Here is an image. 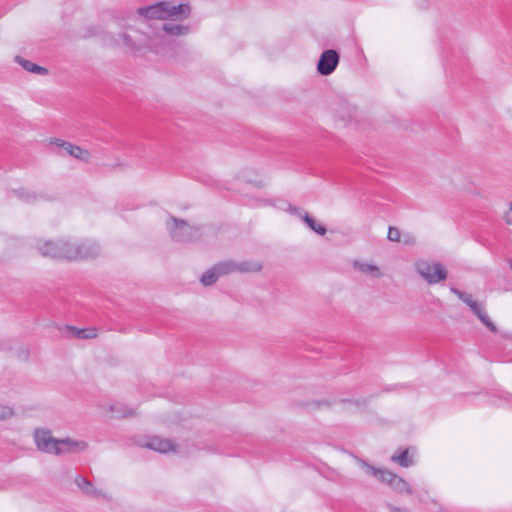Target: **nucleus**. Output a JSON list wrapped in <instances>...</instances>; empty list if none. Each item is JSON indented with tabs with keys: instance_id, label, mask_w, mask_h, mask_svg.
Segmentation results:
<instances>
[{
	"instance_id": "f257e3e1",
	"label": "nucleus",
	"mask_w": 512,
	"mask_h": 512,
	"mask_svg": "<svg viewBox=\"0 0 512 512\" xmlns=\"http://www.w3.org/2000/svg\"><path fill=\"white\" fill-rule=\"evenodd\" d=\"M189 32L190 28L187 25L174 22L162 23L153 30L151 35L146 34L143 46L157 54L166 55L174 43L170 37L187 35Z\"/></svg>"
},
{
	"instance_id": "f03ea898",
	"label": "nucleus",
	"mask_w": 512,
	"mask_h": 512,
	"mask_svg": "<svg viewBox=\"0 0 512 512\" xmlns=\"http://www.w3.org/2000/svg\"><path fill=\"white\" fill-rule=\"evenodd\" d=\"M189 4H175L170 1H159L152 5L140 7L137 14L146 19L181 21L189 17Z\"/></svg>"
},
{
	"instance_id": "7ed1b4c3",
	"label": "nucleus",
	"mask_w": 512,
	"mask_h": 512,
	"mask_svg": "<svg viewBox=\"0 0 512 512\" xmlns=\"http://www.w3.org/2000/svg\"><path fill=\"white\" fill-rule=\"evenodd\" d=\"M166 228L172 240L176 242H191L198 239L200 236L198 228L175 217L169 218L166 222Z\"/></svg>"
},
{
	"instance_id": "20e7f679",
	"label": "nucleus",
	"mask_w": 512,
	"mask_h": 512,
	"mask_svg": "<svg viewBox=\"0 0 512 512\" xmlns=\"http://www.w3.org/2000/svg\"><path fill=\"white\" fill-rule=\"evenodd\" d=\"M415 267L421 277L430 285L437 284L447 278V271L440 263L419 260Z\"/></svg>"
},
{
	"instance_id": "39448f33",
	"label": "nucleus",
	"mask_w": 512,
	"mask_h": 512,
	"mask_svg": "<svg viewBox=\"0 0 512 512\" xmlns=\"http://www.w3.org/2000/svg\"><path fill=\"white\" fill-rule=\"evenodd\" d=\"M217 271L218 275L224 276L231 273L239 272V273H249V272H259L262 269V265L259 262L255 261H241L236 262L233 260H227L223 262H219L213 266Z\"/></svg>"
},
{
	"instance_id": "423d86ee",
	"label": "nucleus",
	"mask_w": 512,
	"mask_h": 512,
	"mask_svg": "<svg viewBox=\"0 0 512 512\" xmlns=\"http://www.w3.org/2000/svg\"><path fill=\"white\" fill-rule=\"evenodd\" d=\"M34 440L38 450L48 454H55L59 445V439L54 438L51 431L46 429L35 430Z\"/></svg>"
},
{
	"instance_id": "0eeeda50",
	"label": "nucleus",
	"mask_w": 512,
	"mask_h": 512,
	"mask_svg": "<svg viewBox=\"0 0 512 512\" xmlns=\"http://www.w3.org/2000/svg\"><path fill=\"white\" fill-rule=\"evenodd\" d=\"M340 56L334 49H328L322 52L320 55L317 71L323 76L332 74L338 66Z\"/></svg>"
},
{
	"instance_id": "6e6552de",
	"label": "nucleus",
	"mask_w": 512,
	"mask_h": 512,
	"mask_svg": "<svg viewBox=\"0 0 512 512\" xmlns=\"http://www.w3.org/2000/svg\"><path fill=\"white\" fill-rule=\"evenodd\" d=\"M80 241L62 240V252L54 253V255H62V259L77 260L79 256L89 255L91 252H83V246H79Z\"/></svg>"
},
{
	"instance_id": "1a4fd4ad",
	"label": "nucleus",
	"mask_w": 512,
	"mask_h": 512,
	"mask_svg": "<svg viewBox=\"0 0 512 512\" xmlns=\"http://www.w3.org/2000/svg\"><path fill=\"white\" fill-rule=\"evenodd\" d=\"M55 455L84 451L87 444L83 441H76L70 438L59 439Z\"/></svg>"
},
{
	"instance_id": "9d476101",
	"label": "nucleus",
	"mask_w": 512,
	"mask_h": 512,
	"mask_svg": "<svg viewBox=\"0 0 512 512\" xmlns=\"http://www.w3.org/2000/svg\"><path fill=\"white\" fill-rule=\"evenodd\" d=\"M52 143L62 147L67 154L73 156L76 159H80L86 162L90 160V153L87 150H83L79 146L72 145L71 143L62 141L60 139H55Z\"/></svg>"
},
{
	"instance_id": "9b49d317",
	"label": "nucleus",
	"mask_w": 512,
	"mask_h": 512,
	"mask_svg": "<svg viewBox=\"0 0 512 512\" xmlns=\"http://www.w3.org/2000/svg\"><path fill=\"white\" fill-rule=\"evenodd\" d=\"M63 239L58 241H42L38 242L37 249L40 254L44 257L59 258L62 259V255H54V253L62 252L61 242Z\"/></svg>"
},
{
	"instance_id": "f8f14e48",
	"label": "nucleus",
	"mask_w": 512,
	"mask_h": 512,
	"mask_svg": "<svg viewBox=\"0 0 512 512\" xmlns=\"http://www.w3.org/2000/svg\"><path fill=\"white\" fill-rule=\"evenodd\" d=\"M145 446L160 453H167L174 450V444L170 440L158 436L149 438Z\"/></svg>"
},
{
	"instance_id": "ddd939ff",
	"label": "nucleus",
	"mask_w": 512,
	"mask_h": 512,
	"mask_svg": "<svg viewBox=\"0 0 512 512\" xmlns=\"http://www.w3.org/2000/svg\"><path fill=\"white\" fill-rule=\"evenodd\" d=\"M362 466L366 469V472L368 474L373 475L374 477L378 478L380 481L391 485V482L393 481L392 478L395 477L396 474L392 473L389 470L386 469H378L372 465H369L368 463L362 461Z\"/></svg>"
},
{
	"instance_id": "4468645a",
	"label": "nucleus",
	"mask_w": 512,
	"mask_h": 512,
	"mask_svg": "<svg viewBox=\"0 0 512 512\" xmlns=\"http://www.w3.org/2000/svg\"><path fill=\"white\" fill-rule=\"evenodd\" d=\"M469 307L477 316V318L482 322V324L487 327V329H489L491 332L497 331L495 324L490 320L485 309L482 307L480 303L474 301L473 303H471Z\"/></svg>"
},
{
	"instance_id": "2eb2a0df",
	"label": "nucleus",
	"mask_w": 512,
	"mask_h": 512,
	"mask_svg": "<svg viewBox=\"0 0 512 512\" xmlns=\"http://www.w3.org/2000/svg\"><path fill=\"white\" fill-rule=\"evenodd\" d=\"M353 268L374 279H379L383 276V273L378 266L367 262L354 261Z\"/></svg>"
},
{
	"instance_id": "dca6fc26",
	"label": "nucleus",
	"mask_w": 512,
	"mask_h": 512,
	"mask_svg": "<svg viewBox=\"0 0 512 512\" xmlns=\"http://www.w3.org/2000/svg\"><path fill=\"white\" fill-rule=\"evenodd\" d=\"M75 483L83 491V493L88 496L106 497V494L103 491L94 488L93 484L82 476H78L75 479Z\"/></svg>"
},
{
	"instance_id": "f3484780",
	"label": "nucleus",
	"mask_w": 512,
	"mask_h": 512,
	"mask_svg": "<svg viewBox=\"0 0 512 512\" xmlns=\"http://www.w3.org/2000/svg\"><path fill=\"white\" fill-rule=\"evenodd\" d=\"M390 488L399 494H412V488L410 484L398 475L392 478Z\"/></svg>"
},
{
	"instance_id": "a211bd4d",
	"label": "nucleus",
	"mask_w": 512,
	"mask_h": 512,
	"mask_svg": "<svg viewBox=\"0 0 512 512\" xmlns=\"http://www.w3.org/2000/svg\"><path fill=\"white\" fill-rule=\"evenodd\" d=\"M79 246H83V252H91L86 256H79V259H90L95 258L100 253V246L91 240H83L79 242Z\"/></svg>"
},
{
	"instance_id": "6ab92c4d",
	"label": "nucleus",
	"mask_w": 512,
	"mask_h": 512,
	"mask_svg": "<svg viewBox=\"0 0 512 512\" xmlns=\"http://www.w3.org/2000/svg\"><path fill=\"white\" fill-rule=\"evenodd\" d=\"M409 449L398 450L392 457L391 460L396 462L402 467H410L414 464L412 457L408 456Z\"/></svg>"
},
{
	"instance_id": "aec40b11",
	"label": "nucleus",
	"mask_w": 512,
	"mask_h": 512,
	"mask_svg": "<svg viewBox=\"0 0 512 512\" xmlns=\"http://www.w3.org/2000/svg\"><path fill=\"white\" fill-rule=\"evenodd\" d=\"M16 61L27 71L29 72H33V73H37V74H46L47 73V69L42 67V66H39L35 63H32L31 61L29 60H26L20 56H17L16 57Z\"/></svg>"
},
{
	"instance_id": "412c9836",
	"label": "nucleus",
	"mask_w": 512,
	"mask_h": 512,
	"mask_svg": "<svg viewBox=\"0 0 512 512\" xmlns=\"http://www.w3.org/2000/svg\"><path fill=\"white\" fill-rule=\"evenodd\" d=\"M219 275L217 273V271L215 270L214 267L208 269L201 277V283L204 285V286H210L212 284H214L218 279H219Z\"/></svg>"
},
{
	"instance_id": "4be33fe9",
	"label": "nucleus",
	"mask_w": 512,
	"mask_h": 512,
	"mask_svg": "<svg viewBox=\"0 0 512 512\" xmlns=\"http://www.w3.org/2000/svg\"><path fill=\"white\" fill-rule=\"evenodd\" d=\"M303 221L315 233H317L319 235H324L326 233L325 226H323L322 224L317 223L315 221V219H313L311 216H309V214L308 215H304V220Z\"/></svg>"
},
{
	"instance_id": "5701e85b",
	"label": "nucleus",
	"mask_w": 512,
	"mask_h": 512,
	"mask_svg": "<svg viewBox=\"0 0 512 512\" xmlns=\"http://www.w3.org/2000/svg\"><path fill=\"white\" fill-rule=\"evenodd\" d=\"M450 291L455 294L460 300H462L465 304H467L468 306L471 305V303L474 302V300L472 299V296L465 293V292H462L461 290L455 288V287H451L450 288Z\"/></svg>"
},
{
	"instance_id": "b1692460",
	"label": "nucleus",
	"mask_w": 512,
	"mask_h": 512,
	"mask_svg": "<svg viewBox=\"0 0 512 512\" xmlns=\"http://www.w3.org/2000/svg\"><path fill=\"white\" fill-rule=\"evenodd\" d=\"M450 291L455 294L460 300H462L465 304H467L468 306L471 305V303L474 302V300L472 299V296L465 293V292H462L461 290L455 288V287H451L450 288Z\"/></svg>"
},
{
	"instance_id": "393cba45",
	"label": "nucleus",
	"mask_w": 512,
	"mask_h": 512,
	"mask_svg": "<svg viewBox=\"0 0 512 512\" xmlns=\"http://www.w3.org/2000/svg\"><path fill=\"white\" fill-rule=\"evenodd\" d=\"M19 197L28 203H32L37 201L39 198H43L42 195L38 196L36 193L26 190L19 192Z\"/></svg>"
},
{
	"instance_id": "a878e982",
	"label": "nucleus",
	"mask_w": 512,
	"mask_h": 512,
	"mask_svg": "<svg viewBox=\"0 0 512 512\" xmlns=\"http://www.w3.org/2000/svg\"><path fill=\"white\" fill-rule=\"evenodd\" d=\"M77 337L80 339H91L96 337V330L94 328L90 329H78L77 330Z\"/></svg>"
},
{
	"instance_id": "bb28decb",
	"label": "nucleus",
	"mask_w": 512,
	"mask_h": 512,
	"mask_svg": "<svg viewBox=\"0 0 512 512\" xmlns=\"http://www.w3.org/2000/svg\"><path fill=\"white\" fill-rule=\"evenodd\" d=\"M13 409L9 406L0 404V420L9 419L13 416Z\"/></svg>"
},
{
	"instance_id": "cd10ccee",
	"label": "nucleus",
	"mask_w": 512,
	"mask_h": 512,
	"mask_svg": "<svg viewBox=\"0 0 512 512\" xmlns=\"http://www.w3.org/2000/svg\"><path fill=\"white\" fill-rule=\"evenodd\" d=\"M400 230L396 227H389L388 229V239L392 242H399L400 241Z\"/></svg>"
},
{
	"instance_id": "c85d7f7f",
	"label": "nucleus",
	"mask_w": 512,
	"mask_h": 512,
	"mask_svg": "<svg viewBox=\"0 0 512 512\" xmlns=\"http://www.w3.org/2000/svg\"><path fill=\"white\" fill-rule=\"evenodd\" d=\"M288 211L291 214H294L297 217H299L301 220H304V215H308V213L305 212L303 209L292 205H289Z\"/></svg>"
},
{
	"instance_id": "c756f323",
	"label": "nucleus",
	"mask_w": 512,
	"mask_h": 512,
	"mask_svg": "<svg viewBox=\"0 0 512 512\" xmlns=\"http://www.w3.org/2000/svg\"><path fill=\"white\" fill-rule=\"evenodd\" d=\"M504 221L508 224V225H512V213L511 212H507L505 213L504 215Z\"/></svg>"
},
{
	"instance_id": "7c9ffc66",
	"label": "nucleus",
	"mask_w": 512,
	"mask_h": 512,
	"mask_svg": "<svg viewBox=\"0 0 512 512\" xmlns=\"http://www.w3.org/2000/svg\"><path fill=\"white\" fill-rule=\"evenodd\" d=\"M389 509L391 512H408V510L405 508H399L394 506H389Z\"/></svg>"
},
{
	"instance_id": "2f4dec72",
	"label": "nucleus",
	"mask_w": 512,
	"mask_h": 512,
	"mask_svg": "<svg viewBox=\"0 0 512 512\" xmlns=\"http://www.w3.org/2000/svg\"><path fill=\"white\" fill-rule=\"evenodd\" d=\"M132 415H134V411L132 409H129V410H127L126 412H124L122 414V417H129V416H132Z\"/></svg>"
},
{
	"instance_id": "473e14b6",
	"label": "nucleus",
	"mask_w": 512,
	"mask_h": 512,
	"mask_svg": "<svg viewBox=\"0 0 512 512\" xmlns=\"http://www.w3.org/2000/svg\"><path fill=\"white\" fill-rule=\"evenodd\" d=\"M127 43L129 42V36H125Z\"/></svg>"
},
{
	"instance_id": "72a5a7b5",
	"label": "nucleus",
	"mask_w": 512,
	"mask_h": 512,
	"mask_svg": "<svg viewBox=\"0 0 512 512\" xmlns=\"http://www.w3.org/2000/svg\"><path fill=\"white\" fill-rule=\"evenodd\" d=\"M510 212L512 213V203H510Z\"/></svg>"
},
{
	"instance_id": "f704fd0d",
	"label": "nucleus",
	"mask_w": 512,
	"mask_h": 512,
	"mask_svg": "<svg viewBox=\"0 0 512 512\" xmlns=\"http://www.w3.org/2000/svg\"><path fill=\"white\" fill-rule=\"evenodd\" d=\"M511 269H512V263H511Z\"/></svg>"
}]
</instances>
